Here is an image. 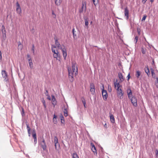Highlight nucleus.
Here are the masks:
<instances>
[{
    "label": "nucleus",
    "mask_w": 158,
    "mask_h": 158,
    "mask_svg": "<svg viewBox=\"0 0 158 158\" xmlns=\"http://www.w3.org/2000/svg\"><path fill=\"white\" fill-rule=\"evenodd\" d=\"M72 70L71 69H68V75L69 80L71 82H73L74 78V76H76L77 74V68L76 66V63L74 62H72Z\"/></svg>",
    "instance_id": "nucleus-1"
},
{
    "label": "nucleus",
    "mask_w": 158,
    "mask_h": 158,
    "mask_svg": "<svg viewBox=\"0 0 158 158\" xmlns=\"http://www.w3.org/2000/svg\"><path fill=\"white\" fill-rule=\"evenodd\" d=\"M102 87H103V89L102 92V95L103 99L104 100H106L108 97L107 93L106 90L104 89V85H102Z\"/></svg>",
    "instance_id": "nucleus-2"
},
{
    "label": "nucleus",
    "mask_w": 158,
    "mask_h": 158,
    "mask_svg": "<svg viewBox=\"0 0 158 158\" xmlns=\"http://www.w3.org/2000/svg\"><path fill=\"white\" fill-rule=\"evenodd\" d=\"M129 99L131 100L133 106L135 107H136L137 106V100L136 97L133 96Z\"/></svg>",
    "instance_id": "nucleus-3"
},
{
    "label": "nucleus",
    "mask_w": 158,
    "mask_h": 158,
    "mask_svg": "<svg viewBox=\"0 0 158 158\" xmlns=\"http://www.w3.org/2000/svg\"><path fill=\"white\" fill-rule=\"evenodd\" d=\"M86 2H82V6L81 8L79 9V12L80 13H82L83 10H84L85 11L86 10Z\"/></svg>",
    "instance_id": "nucleus-4"
},
{
    "label": "nucleus",
    "mask_w": 158,
    "mask_h": 158,
    "mask_svg": "<svg viewBox=\"0 0 158 158\" xmlns=\"http://www.w3.org/2000/svg\"><path fill=\"white\" fill-rule=\"evenodd\" d=\"M54 139V142L55 143V147L56 149H57V147L58 148H60V145L59 143H58V140L57 137L56 136H55Z\"/></svg>",
    "instance_id": "nucleus-5"
},
{
    "label": "nucleus",
    "mask_w": 158,
    "mask_h": 158,
    "mask_svg": "<svg viewBox=\"0 0 158 158\" xmlns=\"http://www.w3.org/2000/svg\"><path fill=\"white\" fill-rule=\"evenodd\" d=\"M64 48H62V47H60V49H61V51L63 53V56L64 60H65L66 57L67 56V51L64 46Z\"/></svg>",
    "instance_id": "nucleus-6"
},
{
    "label": "nucleus",
    "mask_w": 158,
    "mask_h": 158,
    "mask_svg": "<svg viewBox=\"0 0 158 158\" xmlns=\"http://www.w3.org/2000/svg\"><path fill=\"white\" fill-rule=\"evenodd\" d=\"M123 93L122 92V90L121 89H120L117 92V95L120 99L123 98Z\"/></svg>",
    "instance_id": "nucleus-7"
},
{
    "label": "nucleus",
    "mask_w": 158,
    "mask_h": 158,
    "mask_svg": "<svg viewBox=\"0 0 158 158\" xmlns=\"http://www.w3.org/2000/svg\"><path fill=\"white\" fill-rule=\"evenodd\" d=\"M16 6H17L16 11L18 13L20 14L21 13V9L19 2H17L16 3Z\"/></svg>",
    "instance_id": "nucleus-8"
},
{
    "label": "nucleus",
    "mask_w": 158,
    "mask_h": 158,
    "mask_svg": "<svg viewBox=\"0 0 158 158\" xmlns=\"http://www.w3.org/2000/svg\"><path fill=\"white\" fill-rule=\"evenodd\" d=\"M127 93L129 98H130L131 97L133 96L132 94L131 90L130 88H128L127 90Z\"/></svg>",
    "instance_id": "nucleus-9"
},
{
    "label": "nucleus",
    "mask_w": 158,
    "mask_h": 158,
    "mask_svg": "<svg viewBox=\"0 0 158 158\" xmlns=\"http://www.w3.org/2000/svg\"><path fill=\"white\" fill-rule=\"evenodd\" d=\"M52 105H53L54 107L57 104V101L54 96L53 95H52Z\"/></svg>",
    "instance_id": "nucleus-10"
},
{
    "label": "nucleus",
    "mask_w": 158,
    "mask_h": 158,
    "mask_svg": "<svg viewBox=\"0 0 158 158\" xmlns=\"http://www.w3.org/2000/svg\"><path fill=\"white\" fill-rule=\"evenodd\" d=\"M129 10L127 7H126L124 9L125 16L126 17L127 19H128L129 18Z\"/></svg>",
    "instance_id": "nucleus-11"
},
{
    "label": "nucleus",
    "mask_w": 158,
    "mask_h": 158,
    "mask_svg": "<svg viewBox=\"0 0 158 158\" xmlns=\"http://www.w3.org/2000/svg\"><path fill=\"white\" fill-rule=\"evenodd\" d=\"M41 147L42 148L43 150L44 151H47V146L46 143H39Z\"/></svg>",
    "instance_id": "nucleus-12"
},
{
    "label": "nucleus",
    "mask_w": 158,
    "mask_h": 158,
    "mask_svg": "<svg viewBox=\"0 0 158 158\" xmlns=\"http://www.w3.org/2000/svg\"><path fill=\"white\" fill-rule=\"evenodd\" d=\"M145 73L147 74L148 76L149 77L150 76V73L149 69L148 66H147L146 67H145Z\"/></svg>",
    "instance_id": "nucleus-13"
},
{
    "label": "nucleus",
    "mask_w": 158,
    "mask_h": 158,
    "mask_svg": "<svg viewBox=\"0 0 158 158\" xmlns=\"http://www.w3.org/2000/svg\"><path fill=\"white\" fill-rule=\"evenodd\" d=\"M118 77L121 82H122L124 81V79L122 74L121 73H118Z\"/></svg>",
    "instance_id": "nucleus-14"
},
{
    "label": "nucleus",
    "mask_w": 158,
    "mask_h": 158,
    "mask_svg": "<svg viewBox=\"0 0 158 158\" xmlns=\"http://www.w3.org/2000/svg\"><path fill=\"white\" fill-rule=\"evenodd\" d=\"M81 100L85 108H86L87 107V106L86 105L85 100V98L83 97H82L81 98Z\"/></svg>",
    "instance_id": "nucleus-15"
},
{
    "label": "nucleus",
    "mask_w": 158,
    "mask_h": 158,
    "mask_svg": "<svg viewBox=\"0 0 158 158\" xmlns=\"http://www.w3.org/2000/svg\"><path fill=\"white\" fill-rule=\"evenodd\" d=\"M2 74L3 77L6 79L7 77V74L5 70H2Z\"/></svg>",
    "instance_id": "nucleus-16"
},
{
    "label": "nucleus",
    "mask_w": 158,
    "mask_h": 158,
    "mask_svg": "<svg viewBox=\"0 0 158 158\" xmlns=\"http://www.w3.org/2000/svg\"><path fill=\"white\" fill-rule=\"evenodd\" d=\"M55 44L56 46L59 48L60 49V45L57 39H55Z\"/></svg>",
    "instance_id": "nucleus-17"
},
{
    "label": "nucleus",
    "mask_w": 158,
    "mask_h": 158,
    "mask_svg": "<svg viewBox=\"0 0 158 158\" xmlns=\"http://www.w3.org/2000/svg\"><path fill=\"white\" fill-rule=\"evenodd\" d=\"M57 116L54 114L53 118V121L54 123L55 124H56L57 123Z\"/></svg>",
    "instance_id": "nucleus-18"
},
{
    "label": "nucleus",
    "mask_w": 158,
    "mask_h": 158,
    "mask_svg": "<svg viewBox=\"0 0 158 158\" xmlns=\"http://www.w3.org/2000/svg\"><path fill=\"white\" fill-rule=\"evenodd\" d=\"M110 119L111 122L112 123H115V119L113 115L112 114H111L110 115Z\"/></svg>",
    "instance_id": "nucleus-19"
},
{
    "label": "nucleus",
    "mask_w": 158,
    "mask_h": 158,
    "mask_svg": "<svg viewBox=\"0 0 158 158\" xmlns=\"http://www.w3.org/2000/svg\"><path fill=\"white\" fill-rule=\"evenodd\" d=\"M56 54H53V57L55 58H57V57H59L60 56V54H59L58 50L56 51Z\"/></svg>",
    "instance_id": "nucleus-20"
},
{
    "label": "nucleus",
    "mask_w": 158,
    "mask_h": 158,
    "mask_svg": "<svg viewBox=\"0 0 158 158\" xmlns=\"http://www.w3.org/2000/svg\"><path fill=\"white\" fill-rule=\"evenodd\" d=\"M151 73L153 78H155L156 77V74L154 73V70L153 69L151 68L150 69Z\"/></svg>",
    "instance_id": "nucleus-21"
},
{
    "label": "nucleus",
    "mask_w": 158,
    "mask_h": 158,
    "mask_svg": "<svg viewBox=\"0 0 158 158\" xmlns=\"http://www.w3.org/2000/svg\"><path fill=\"white\" fill-rule=\"evenodd\" d=\"M84 21L85 22V25L87 27L89 24V19L88 18L84 19Z\"/></svg>",
    "instance_id": "nucleus-22"
},
{
    "label": "nucleus",
    "mask_w": 158,
    "mask_h": 158,
    "mask_svg": "<svg viewBox=\"0 0 158 158\" xmlns=\"http://www.w3.org/2000/svg\"><path fill=\"white\" fill-rule=\"evenodd\" d=\"M114 87L115 88H116V85H117V90L118 91V90L120 89H119V88L120 87V85H119V83H116V82H114Z\"/></svg>",
    "instance_id": "nucleus-23"
},
{
    "label": "nucleus",
    "mask_w": 158,
    "mask_h": 158,
    "mask_svg": "<svg viewBox=\"0 0 158 158\" xmlns=\"http://www.w3.org/2000/svg\"><path fill=\"white\" fill-rule=\"evenodd\" d=\"M72 156L73 158H79L78 155L76 152L73 153L72 154Z\"/></svg>",
    "instance_id": "nucleus-24"
},
{
    "label": "nucleus",
    "mask_w": 158,
    "mask_h": 158,
    "mask_svg": "<svg viewBox=\"0 0 158 158\" xmlns=\"http://www.w3.org/2000/svg\"><path fill=\"white\" fill-rule=\"evenodd\" d=\"M32 137L34 139V143L35 145L36 144L37 142V139L36 135H34V136H32Z\"/></svg>",
    "instance_id": "nucleus-25"
},
{
    "label": "nucleus",
    "mask_w": 158,
    "mask_h": 158,
    "mask_svg": "<svg viewBox=\"0 0 158 158\" xmlns=\"http://www.w3.org/2000/svg\"><path fill=\"white\" fill-rule=\"evenodd\" d=\"M91 150L94 153V155H97V150L96 149V148L95 147H94V148H92Z\"/></svg>",
    "instance_id": "nucleus-26"
},
{
    "label": "nucleus",
    "mask_w": 158,
    "mask_h": 158,
    "mask_svg": "<svg viewBox=\"0 0 158 158\" xmlns=\"http://www.w3.org/2000/svg\"><path fill=\"white\" fill-rule=\"evenodd\" d=\"M56 48V46L53 45H52V52L54 53V54H56V51L55 50V49H53V48Z\"/></svg>",
    "instance_id": "nucleus-27"
},
{
    "label": "nucleus",
    "mask_w": 158,
    "mask_h": 158,
    "mask_svg": "<svg viewBox=\"0 0 158 158\" xmlns=\"http://www.w3.org/2000/svg\"><path fill=\"white\" fill-rule=\"evenodd\" d=\"M76 32L75 31V29L74 28H73L72 30V32L73 35V37L74 39H75L76 38V37L77 36V35L75 34V32Z\"/></svg>",
    "instance_id": "nucleus-28"
},
{
    "label": "nucleus",
    "mask_w": 158,
    "mask_h": 158,
    "mask_svg": "<svg viewBox=\"0 0 158 158\" xmlns=\"http://www.w3.org/2000/svg\"><path fill=\"white\" fill-rule=\"evenodd\" d=\"M90 91L92 94L94 95L95 93V88H90Z\"/></svg>",
    "instance_id": "nucleus-29"
},
{
    "label": "nucleus",
    "mask_w": 158,
    "mask_h": 158,
    "mask_svg": "<svg viewBox=\"0 0 158 158\" xmlns=\"http://www.w3.org/2000/svg\"><path fill=\"white\" fill-rule=\"evenodd\" d=\"M140 72L139 71H137L136 72V76L138 78H139L140 75Z\"/></svg>",
    "instance_id": "nucleus-30"
},
{
    "label": "nucleus",
    "mask_w": 158,
    "mask_h": 158,
    "mask_svg": "<svg viewBox=\"0 0 158 158\" xmlns=\"http://www.w3.org/2000/svg\"><path fill=\"white\" fill-rule=\"evenodd\" d=\"M55 3L57 5H59L60 4V0H55Z\"/></svg>",
    "instance_id": "nucleus-31"
},
{
    "label": "nucleus",
    "mask_w": 158,
    "mask_h": 158,
    "mask_svg": "<svg viewBox=\"0 0 158 158\" xmlns=\"http://www.w3.org/2000/svg\"><path fill=\"white\" fill-rule=\"evenodd\" d=\"M146 49L145 48H141V52L142 53L144 54L146 53Z\"/></svg>",
    "instance_id": "nucleus-32"
},
{
    "label": "nucleus",
    "mask_w": 158,
    "mask_h": 158,
    "mask_svg": "<svg viewBox=\"0 0 158 158\" xmlns=\"http://www.w3.org/2000/svg\"><path fill=\"white\" fill-rule=\"evenodd\" d=\"M155 85L157 88H158V78L157 77L156 78V80L155 82Z\"/></svg>",
    "instance_id": "nucleus-33"
},
{
    "label": "nucleus",
    "mask_w": 158,
    "mask_h": 158,
    "mask_svg": "<svg viewBox=\"0 0 158 158\" xmlns=\"http://www.w3.org/2000/svg\"><path fill=\"white\" fill-rule=\"evenodd\" d=\"M90 88H95V85L93 83H90Z\"/></svg>",
    "instance_id": "nucleus-34"
},
{
    "label": "nucleus",
    "mask_w": 158,
    "mask_h": 158,
    "mask_svg": "<svg viewBox=\"0 0 158 158\" xmlns=\"http://www.w3.org/2000/svg\"><path fill=\"white\" fill-rule=\"evenodd\" d=\"M41 141L40 142V143H46L43 137H42L41 138Z\"/></svg>",
    "instance_id": "nucleus-35"
},
{
    "label": "nucleus",
    "mask_w": 158,
    "mask_h": 158,
    "mask_svg": "<svg viewBox=\"0 0 158 158\" xmlns=\"http://www.w3.org/2000/svg\"><path fill=\"white\" fill-rule=\"evenodd\" d=\"M138 37L137 36H135V38L134 40V42H135V44H136L137 43L138 40Z\"/></svg>",
    "instance_id": "nucleus-36"
},
{
    "label": "nucleus",
    "mask_w": 158,
    "mask_h": 158,
    "mask_svg": "<svg viewBox=\"0 0 158 158\" xmlns=\"http://www.w3.org/2000/svg\"><path fill=\"white\" fill-rule=\"evenodd\" d=\"M64 115L65 116H67L68 115V112L66 109H64Z\"/></svg>",
    "instance_id": "nucleus-37"
},
{
    "label": "nucleus",
    "mask_w": 158,
    "mask_h": 158,
    "mask_svg": "<svg viewBox=\"0 0 158 158\" xmlns=\"http://www.w3.org/2000/svg\"><path fill=\"white\" fill-rule=\"evenodd\" d=\"M29 66L31 69H32L33 67V65L32 61L29 62Z\"/></svg>",
    "instance_id": "nucleus-38"
},
{
    "label": "nucleus",
    "mask_w": 158,
    "mask_h": 158,
    "mask_svg": "<svg viewBox=\"0 0 158 158\" xmlns=\"http://www.w3.org/2000/svg\"><path fill=\"white\" fill-rule=\"evenodd\" d=\"M42 102L43 104L44 108L45 109L46 108V105L45 101L44 100V99L43 100H42Z\"/></svg>",
    "instance_id": "nucleus-39"
},
{
    "label": "nucleus",
    "mask_w": 158,
    "mask_h": 158,
    "mask_svg": "<svg viewBox=\"0 0 158 158\" xmlns=\"http://www.w3.org/2000/svg\"><path fill=\"white\" fill-rule=\"evenodd\" d=\"M93 3L95 6H96L97 5L98 3V0H97V1H95V0H92Z\"/></svg>",
    "instance_id": "nucleus-40"
},
{
    "label": "nucleus",
    "mask_w": 158,
    "mask_h": 158,
    "mask_svg": "<svg viewBox=\"0 0 158 158\" xmlns=\"http://www.w3.org/2000/svg\"><path fill=\"white\" fill-rule=\"evenodd\" d=\"M32 136H34V135H35V136L36 135V131H35V129H34L32 130Z\"/></svg>",
    "instance_id": "nucleus-41"
},
{
    "label": "nucleus",
    "mask_w": 158,
    "mask_h": 158,
    "mask_svg": "<svg viewBox=\"0 0 158 158\" xmlns=\"http://www.w3.org/2000/svg\"><path fill=\"white\" fill-rule=\"evenodd\" d=\"M146 17H147V15H144L142 19V20H141L142 21H145V19H146Z\"/></svg>",
    "instance_id": "nucleus-42"
},
{
    "label": "nucleus",
    "mask_w": 158,
    "mask_h": 158,
    "mask_svg": "<svg viewBox=\"0 0 158 158\" xmlns=\"http://www.w3.org/2000/svg\"><path fill=\"white\" fill-rule=\"evenodd\" d=\"M22 111L21 112V114L22 116H23L24 115V109L22 108Z\"/></svg>",
    "instance_id": "nucleus-43"
},
{
    "label": "nucleus",
    "mask_w": 158,
    "mask_h": 158,
    "mask_svg": "<svg viewBox=\"0 0 158 158\" xmlns=\"http://www.w3.org/2000/svg\"><path fill=\"white\" fill-rule=\"evenodd\" d=\"M1 28H2V31H6L5 27L4 25L2 26Z\"/></svg>",
    "instance_id": "nucleus-44"
},
{
    "label": "nucleus",
    "mask_w": 158,
    "mask_h": 158,
    "mask_svg": "<svg viewBox=\"0 0 158 158\" xmlns=\"http://www.w3.org/2000/svg\"><path fill=\"white\" fill-rule=\"evenodd\" d=\"M26 126H27V131H29L31 130V128L29 126V125L27 124H26Z\"/></svg>",
    "instance_id": "nucleus-45"
},
{
    "label": "nucleus",
    "mask_w": 158,
    "mask_h": 158,
    "mask_svg": "<svg viewBox=\"0 0 158 158\" xmlns=\"http://www.w3.org/2000/svg\"><path fill=\"white\" fill-rule=\"evenodd\" d=\"M2 36H3V37H4L5 38H6V31H5V32H4L3 31H2Z\"/></svg>",
    "instance_id": "nucleus-46"
},
{
    "label": "nucleus",
    "mask_w": 158,
    "mask_h": 158,
    "mask_svg": "<svg viewBox=\"0 0 158 158\" xmlns=\"http://www.w3.org/2000/svg\"><path fill=\"white\" fill-rule=\"evenodd\" d=\"M31 50L33 52V53H34V50H35V46L34 44L32 45V48H31Z\"/></svg>",
    "instance_id": "nucleus-47"
},
{
    "label": "nucleus",
    "mask_w": 158,
    "mask_h": 158,
    "mask_svg": "<svg viewBox=\"0 0 158 158\" xmlns=\"http://www.w3.org/2000/svg\"><path fill=\"white\" fill-rule=\"evenodd\" d=\"M61 123H64V117L62 116V118L61 119Z\"/></svg>",
    "instance_id": "nucleus-48"
},
{
    "label": "nucleus",
    "mask_w": 158,
    "mask_h": 158,
    "mask_svg": "<svg viewBox=\"0 0 158 158\" xmlns=\"http://www.w3.org/2000/svg\"><path fill=\"white\" fill-rule=\"evenodd\" d=\"M156 157L157 158H158V150H156Z\"/></svg>",
    "instance_id": "nucleus-49"
},
{
    "label": "nucleus",
    "mask_w": 158,
    "mask_h": 158,
    "mask_svg": "<svg viewBox=\"0 0 158 158\" xmlns=\"http://www.w3.org/2000/svg\"><path fill=\"white\" fill-rule=\"evenodd\" d=\"M45 94L46 96H47L48 95H49L48 94V91L46 89H45Z\"/></svg>",
    "instance_id": "nucleus-50"
},
{
    "label": "nucleus",
    "mask_w": 158,
    "mask_h": 158,
    "mask_svg": "<svg viewBox=\"0 0 158 158\" xmlns=\"http://www.w3.org/2000/svg\"><path fill=\"white\" fill-rule=\"evenodd\" d=\"M127 81H129V79H130V73H129L128 74V75L127 76Z\"/></svg>",
    "instance_id": "nucleus-51"
},
{
    "label": "nucleus",
    "mask_w": 158,
    "mask_h": 158,
    "mask_svg": "<svg viewBox=\"0 0 158 158\" xmlns=\"http://www.w3.org/2000/svg\"><path fill=\"white\" fill-rule=\"evenodd\" d=\"M46 96L47 97V99H48L49 100H51V98L49 95H48Z\"/></svg>",
    "instance_id": "nucleus-52"
},
{
    "label": "nucleus",
    "mask_w": 158,
    "mask_h": 158,
    "mask_svg": "<svg viewBox=\"0 0 158 158\" xmlns=\"http://www.w3.org/2000/svg\"><path fill=\"white\" fill-rule=\"evenodd\" d=\"M91 146L92 147V148H94V147H95L94 145L92 143H90Z\"/></svg>",
    "instance_id": "nucleus-53"
},
{
    "label": "nucleus",
    "mask_w": 158,
    "mask_h": 158,
    "mask_svg": "<svg viewBox=\"0 0 158 158\" xmlns=\"http://www.w3.org/2000/svg\"><path fill=\"white\" fill-rule=\"evenodd\" d=\"M28 136L30 137L31 136V131H27Z\"/></svg>",
    "instance_id": "nucleus-54"
},
{
    "label": "nucleus",
    "mask_w": 158,
    "mask_h": 158,
    "mask_svg": "<svg viewBox=\"0 0 158 158\" xmlns=\"http://www.w3.org/2000/svg\"><path fill=\"white\" fill-rule=\"evenodd\" d=\"M20 45H21V47H21V49H22V48H23V46H22L21 45V43L20 42H19V44H18V46H19Z\"/></svg>",
    "instance_id": "nucleus-55"
},
{
    "label": "nucleus",
    "mask_w": 158,
    "mask_h": 158,
    "mask_svg": "<svg viewBox=\"0 0 158 158\" xmlns=\"http://www.w3.org/2000/svg\"><path fill=\"white\" fill-rule=\"evenodd\" d=\"M147 0H142V2L143 4H144Z\"/></svg>",
    "instance_id": "nucleus-56"
},
{
    "label": "nucleus",
    "mask_w": 158,
    "mask_h": 158,
    "mask_svg": "<svg viewBox=\"0 0 158 158\" xmlns=\"http://www.w3.org/2000/svg\"><path fill=\"white\" fill-rule=\"evenodd\" d=\"M28 61L29 62H31V61H32L31 58H29L28 59Z\"/></svg>",
    "instance_id": "nucleus-57"
},
{
    "label": "nucleus",
    "mask_w": 158,
    "mask_h": 158,
    "mask_svg": "<svg viewBox=\"0 0 158 158\" xmlns=\"http://www.w3.org/2000/svg\"><path fill=\"white\" fill-rule=\"evenodd\" d=\"M0 59L1 60L2 58V52L1 51H0Z\"/></svg>",
    "instance_id": "nucleus-58"
},
{
    "label": "nucleus",
    "mask_w": 158,
    "mask_h": 158,
    "mask_svg": "<svg viewBox=\"0 0 158 158\" xmlns=\"http://www.w3.org/2000/svg\"><path fill=\"white\" fill-rule=\"evenodd\" d=\"M27 58H28V59L30 58H31L30 56V55L29 54H27Z\"/></svg>",
    "instance_id": "nucleus-59"
},
{
    "label": "nucleus",
    "mask_w": 158,
    "mask_h": 158,
    "mask_svg": "<svg viewBox=\"0 0 158 158\" xmlns=\"http://www.w3.org/2000/svg\"><path fill=\"white\" fill-rule=\"evenodd\" d=\"M154 63H155L154 60V59H153L152 61V64H154Z\"/></svg>",
    "instance_id": "nucleus-60"
},
{
    "label": "nucleus",
    "mask_w": 158,
    "mask_h": 158,
    "mask_svg": "<svg viewBox=\"0 0 158 158\" xmlns=\"http://www.w3.org/2000/svg\"><path fill=\"white\" fill-rule=\"evenodd\" d=\"M52 15H55V16L56 17V15L54 13V12L53 11H52Z\"/></svg>",
    "instance_id": "nucleus-61"
},
{
    "label": "nucleus",
    "mask_w": 158,
    "mask_h": 158,
    "mask_svg": "<svg viewBox=\"0 0 158 158\" xmlns=\"http://www.w3.org/2000/svg\"><path fill=\"white\" fill-rule=\"evenodd\" d=\"M138 34L139 35L140 34V32L138 30Z\"/></svg>",
    "instance_id": "nucleus-62"
},
{
    "label": "nucleus",
    "mask_w": 158,
    "mask_h": 158,
    "mask_svg": "<svg viewBox=\"0 0 158 158\" xmlns=\"http://www.w3.org/2000/svg\"><path fill=\"white\" fill-rule=\"evenodd\" d=\"M34 30V29H32L31 30V31H33ZM33 33V32H32Z\"/></svg>",
    "instance_id": "nucleus-63"
},
{
    "label": "nucleus",
    "mask_w": 158,
    "mask_h": 158,
    "mask_svg": "<svg viewBox=\"0 0 158 158\" xmlns=\"http://www.w3.org/2000/svg\"><path fill=\"white\" fill-rule=\"evenodd\" d=\"M92 22L91 21L90 22V24H91L92 23Z\"/></svg>",
    "instance_id": "nucleus-64"
}]
</instances>
